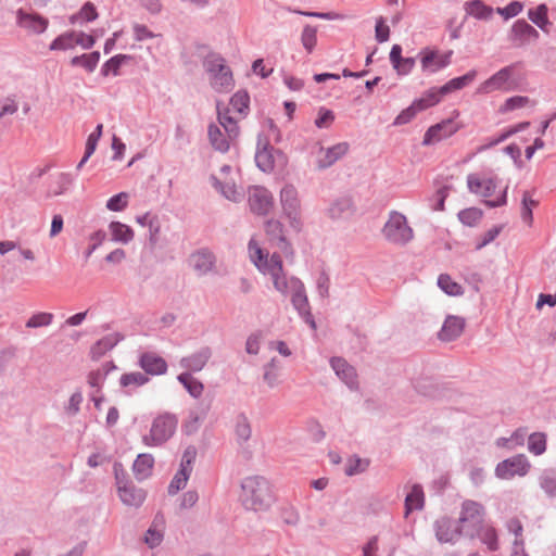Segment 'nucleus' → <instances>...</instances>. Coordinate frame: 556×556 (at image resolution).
<instances>
[{"mask_svg":"<svg viewBox=\"0 0 556 556\" xmlns=\"http://www.w3.org/2000/svg\"><path fill=\"white\" fill-rule=\"evenodd\" d=\"M239 501L248 510L265 511L275 502L274 485L263 477H248L241 482Z\"/></svg>","mask_w":556,"mask_h":556,"instance_id":"obj_1","label":"nucleus"},{"mask_svg":"<svg viewBox=\"0 0 556 556\" xmlns=\"http://www.w3.org/2000/svg\"><path fill=\"white\" fill-rule=\"evenodd\" d=\"M466 181L468 190L477 197L483 198L485 205L490 207H498L506 204L507 187L496 194V177L471 173L467 176Z\"/></svg>","mask_w":556,"mask_h":556,"instance_id":"obj_2","label":"nucleus"},{"mask_svg":"<svg viewBox=\"0 0 556 556\" xmlns=\"http://www.w3.org/2000/svg\"><path fill=\"white\" fill-rule=\"evenodd\" d=\"M486 511L484 506L476 501L466 500L460 505L457 522L464 538L476 539L477 531L485 521Z\"/></svg>","mask_w":556,"mask_h":556,"instance_id":"obj_3","label":"nucleus"},{"mask_svg":"<svg viewBox=\"0 0 556 556\" xmlns=\"http://www.w3.org/2000/svg\"><path fill=\"white\" fill-rule=\"evenodd\" d=\"M203 65L213 89L217 92H228L232 90L235 80L231 70L220 55L214 53L208 54Z\"/></svg>","mask_w":556,"mask_h":556,"instance_id":"obj_4","label":"nucleus"},{"mask_svg":"<svg viewBox=\"0 0 556 556\" xmlns=\"http://www.w3.org/2000/svg\"><path fill=\"white\" fill-rule=\"evenodd\" d=\"M178 419L175 415L164 413L156 416L150 427L149 433L142 437L146 446L156 447L167 442L175 433Z\"/></svg>","mask_w":556,"mask_h":556,"instance_id":"obj_5","label":"nucleus"},{"mask_svg":"<svg viewBox=\"0 0 556 556\" xmlns=\"http://www.w3.org/2000/svg\"><path fill=\"white\" fill-rule=\"evenodd\" d=\"M218 121L227 136H225L220 128L216 125H210L208 127V139L214 149L220 152H227L229 150L230 141L235 140L239 135V128L237 121L228 115V112L222 113L218 111Z\"/></svg>","mask_w":556,"mask_h":556,"instance_id":"obj_6","label":"nucleus"},{"mask_svg":"<svg viewBox=\"0 0 556 556\" xmlns=\"http://www.w3.org/2000/svg\"><path fill=\"white\" fill-rule=\"evenodd\" d=\"M382 235L388 241L404 245L413 240L414 230L404 214L392 211L382 228Z\"/></svg>","mask_w":556,"mask_h":556,"instance_id":"obj_7","label":"nucleus"},{"mask_svg":"<svg viewBox=\"0 0 556 556\" xmlns=\"http://www.w3.org/2000/svg\"><path fill=\"white\" fill-rule=\"evenodd\" d=\"M249 254L252 262L263 274H268L273 278L275 287L278 286V260L276 253H273L269 257V253L265 251L255 240H251L249 243Z\"/></svg>","mask_w":556,"mask_h":556,"instance_id":"obj_8","label":"nucleus"},{"mask_svg":"<svg viewBox=\"0 0 556 556\" xmlns=\"http://www.w3.org/2000/svg\"><path fill=\"white\" fill-rule=\"evenodd\" d=\"M286 292L290 295V300L295 309L303 316L305 321L315 329L316 325L309 312L308 300L303 283L296 278H291L286 282Z\"/></svg>","mask_w":556,"mask_h":556,"instance_id":"obj_9","label":"nucleus"},{"mask_svg":"<svg viewBox=\"0 0 556 556\" xmlns=\"http://www.w3.org/2000/svg\"><path fill=\"white\" fill-rule=\"evenodd\" d=\"M531 469V464L526 455L518 454L498 463L495 475L503 480H510L515 477H525Z\"/></svg>","mask_w":556,"mask_h":556,"instance_id":"obj_10","label":"nucleus"},{"mask_svg":"<svg viewBox=\"0 0 556 556\" xmlns=\"http://www.w3.org/2000/svg\"><path fill=\"white\" fill-rule=\"evenodd\" d=\"M514 74V66H506L489 79L483 81L477 88V92L480 94H488L494 91H509L513 89L511 77Z\"/></svg>","mask_w":556,"mask_h":556,"instance_id":"obj_11","label":"nucleus"},{"mask_svg":"<svg viewBox=\"0 0 556 556\" xmlns=\"http://www.w3.org/2000/svg\"><path fill=\"white\" fill-rule=\"evenodd\" d=\"M453 52H440L439 50L426 48L420 51V63L424 72L435 73L451 63Z\"/></svg>","mask_w":556,"mask_h":556,"instance_id":"obj_12","label":"nucleus"},{"mask_svg":"<svg viewBox=\"0 0 556 556\" xmlns=\"http://www.w3.org/2000/svg\"><path fill=\"white\" fill-rule=\"evenodd\" d=\"M460 127L453 119H444L428 128L425 132L422 144L433 146L444 139L450 138L458 131Z\"/></svg>","mask_w":556,"mask_h":556,"instance_id":"obj_13","label":"nucleus"},{"mask_svg":"<svg viewBox=\"0 0 556 556\" xmlns=\"http://www.w3.org/2000/svg\"><path fill=\"white\" fill-rule=\"evenodd\" d=\"M280 202L283 204V210L290 220V225L294 230L300 228V201L298 192L293 186H286L280 192Z\"/></svg>","mask_w":556,"mask_h":556,"instance_id":"obj_14","label":"nucleus"},{"mask_svg":"<svg viewBox=\"0 0 556 556\" xmlns=\"http://www.w3.org/2000/svg\"><path fill=\"white\" fill-rule=\"evenodd\" d=\"M249 205L253 213L266 215L274 208V199L265 188L253 187L249 190Z\"/></svg>","mask_w":556,"mask_h":556,"instance_id":"obj_15","label":"nucleus"},{"mask_svg":"<svg viewBox=\"0 0 556 556\" xmlns=\"http://www.w3.org/2000/svg\"><path fill=\"white\" fill-rule=\"evenodd\" d=\"M435 536L441 543H455L463 533L459 531L457 520L442 518L435 522Z\"/></svg>","mask_w":556,"mask_h":556,"instance_id":"obj_16","label":"nucleus"},{"mask_svg":"<svg viewBox=\"0 0 556 556\" xmlns=\"http://www.w3.org/2000/svg\"><path fill=\"white\" fill-rule=\"evenodd\" d=\"M255 162L257 167L265 173H270L275 169L276 159L274 150L266 139H260L257 142Z\"/></svg>","mask_w":556,"mask_h":556,"instance_id":"obj_17","label":"nucleus"},{"mask_svg":"<svg viewBox=\"0 0 556 556\" xmlns=\"http://www.w3.org/2000/svg\"><path fill=\"white\" fill-rule=\"evenodd\" d=\"M17 23L24 29L34 34H41L48 27V20L37 13H27L23 10L17 12Z\"/></svg>","mask_w":556,"mask_h":556,"instance_id":"obj_18","label":"nucleus"},{"mask_svg":"<svg viewBox=\"0 0 556 556\" xmlns=\"http://www.w3.org/2000/svg\"><path fill=\"white\" fill-rule=\"evenodd\" d=\"M140 367L150 375H163L167 370V364L163 357L153 353L147 352L140 356Z\"/></svg>","mask_w":556,"mask_h":556,"instance_id":"obj_19","label":"nucleus"},{"mask_svg":"<svg viewBox=\"0 0 556 556\" xmlns=\"http://www.w3.org/2000/svg\"><path fill=\"white\" fill-rule=\"evenodd\" d=\"M215 258L206 250L198 251L190 255L189 265L198 275H205L214 267Z\"/></svg>","mask_w":556,"mask_h":556,"instance_id":"obj_20","label":"nucleus"},{"mask_svg":"<svg viewBox=\"0 0 556 556\" xmlns=\"http://www.w3.org/2000/svg\"><path fill=\"white\" fill-rule=\"evenodd\" d=\"M465 328V320L458 316H448L441 331L439 332V338L442 341H452L458 338Z\"/></svg>","mask_w":556,"mask_h":556,"instance_id":"obj_21","label":"nucleus"},{"mask_svg":"<svg viewBox=\"0 0 556 556\" xmlns=\"http://www.w3.org/2000/svg\"><path fill=\"white\" fill-rule=\"evenodd\" d=\"M350 146L348 142H340L328 149H321V156L318 160L320 167H329L339 159L349 152Z\"/></svg>","mask_w":556,"mask_h":556,"instance_id":"obj_22","label":"nucleus"},{"mask_svg":"<svg viewBox=\"0 0 556 556\" xmlns=\"http://www.w3.org/2000/svg\"><path fill=\"white\" fill-rule=\"evenodd\" d=\"M476 539H479L485 544L490 551H496L498 548V534L491 522L484 521L482 523L479 531H477Z\"/></svg>","mask_w":556,"mask_h":556,"instance_id":"obj_23","label":"nucleus"},{"mask_svg":"<svg viewBox=\"0 0 556 556\" xmlns=\"http://www.w3.org/2000/svg\"><path fill=\"white\" fill-rule=\"evenodd\" d=\"M72 178L67 174H59L53 177L47 188V197L53 198L64 194L72 186Z\"/></svg>","mask_w":556,"mask_h":556,"instance_id":"obj_24","label":"nucleus"},{"mask_svg":"<svg viewBox=\"0 0 556 556\" xmlns=\"http://www.w3.org/2000/svg\"><path fill=\"white\" fill-rule=\"evenodd\" d=\"M211 357L207 349H203L190 356L184 357L180 362L181 366L191 371H200L206 365Z\"/></svg>","mask_w":556,"mask_h":556,"instance_id":"obj_25","label":"nucleus"},{"mask_svg":"<svg viewBox=\"0 0 556 556\" xmlns=\"http://www.w3.org/2000/svg\"><path fill=\"white\" fill-rule=\"evenodd\" d=\"M118 493L122 502L129 506H139L146 498L144 492L132 485H118Z\"/></svg>","mask_w":556,"mask_h":556,"instance_id":"obj_26","label":"nucleus"},{"mask_svg":"<svg viewBox=\"0 0 556 556\" xmlns=\"http://www.w3.org/2000/svg\"><path fill=\"white\" fill-rule=\"evenodd\" d=\"M511 31L514 39L519 40L520 42L536 40L539 37L538 30L523 20L517 21L514 24Z\"/></svg>","mask_w":556,"mask_h":556,"instance_id":"obj_27","label":"nucleus"},{"mask_svg":"<svg viewBox=\"0 0 556 556\" xmlns=\"http://www.w3.org/2000/svg\"><path fill=\"white\" fill-rule=\"evenodd\" d=\"M154 458L151 454H139L134 462V472L140 480L148 478L153 469Z\"/></svg>","mask_w":556,"mask_h":556,"instance_id":"obj_28","label":"nucleus"},{"mask_svg":"<svg viewBox=\"0 0 556 556\" xmlns=\"http://www.w3.org/2000/svg\"><path fill=\"white\" fill-rule=\"evenodd\" d=\"M425 494L420 485L414 484L405 498V515L424 507Z\"/></svg>","mask_w":556,"mask_h":556,"instance_id":"obj_29","label":"nucleus"},{"mask_svg":"<svg viewBox=\"0 0 556 556\" xmlns=\"http://www.w3.org/2000/svg\"><path fill=\"white\" fill-rule=\"evenodd\" d=\"M164 525L165 521L163 516H156L152 526L148 529L144 541L150 547H155L161 544L163 540Z\"/></svg>","mask_w":556,"mask_h":556,"instance_id":"obj_30","label":"nucleus"},{"mask_svg":"<svg viewBox=\"0 0 556 556\" xmlns=\"http://www.w3.org/2000/svg\"><path fill=\"white\" fill-rule=\"evenodd\" d=\"M443 97L444 93L441 92V87L430 88L429 90L424 92L420 98L414 100V103L419 109V111L422 112L429 108L437 105Z\"/></svg>","mask_w":556,"mask_h":556,"instance_id":"obj_31","label":"nucleus"},{"mask_svg":"<svg viewBox=\"0 0 556 556\" xmlns=\"http://www.w3.org/2000/svg\"><path fill=\"white\" fill-rule=\"evenodd\" d=\"M329 216L334 220L348 219L353 214V205L349 199H341L331 204Z\"/></svg>","mask_w":556,"mask_h":556,"instance_id":"obj_32","label":"nucleus"},{"mask_svg":"<svg viewBox=\"0 0 556 556\" xmlns=\"http://www.w3.org/2000/svg\"><path fill=\"white\" fill-rule=\"evenodd\" d=\"M476 77H477V71H475V70L469 71L467 74H465L460 77H456V78L448 80L445 85H443L441 87V92H443L445 96L450 92L460 90L464 87L470 85L476 79Z\"/></svg>","mask_w":556,"mask_h":556,"instance_id":"obj_33","label":"nucleus"},{"mask_svg":"<svg viewBox=\"0 0 556 556\" xmlns=\"http://www.w3.org/2000/svg\"><path fill=\"white\" fill-rule=\"evenodd\" d=\"M331 366L336 374L350 387L355 384L354 369L342 358H332Z\"/></svg>","mask_w":556,"mask_h":556,"instance_id":"obj_34","label":"nucleus"},{"mask_svg":"<svg viewBox=\"0 0 556 556\" xmlns=\"http://www.w3.org/2000/svg\"><path fill=\"white\" fill-rule=\"evenodd\" d=\"M528 105H534V101L528 97L515 96L506 99L504 103L498 108V112L501 114H506L515 110L523 109Z\"/></svg>","mask_w":556,"mask_h":556,"instance_id":"obj_35","label":"nucleus"},{"mask_svg":"<svg viewBox=\"0 0 556 556\" xmlns=\"http://www.w3.org/2000/svg\"><path fill=\"white\" fill-rule=\"evenodd\" d=\"M530 126V123L529 122H522V123H519L517 125H514V126H510L508 127L507 129H505L504 131H502L497 138L493 139L490 143L488 144H484V146H481L478 151L481 152L485 149H489L493 146H496L503 141H505L506 139H508L509 137L525 130L526 128H528Z\"/></svg>","mask_w":556,"mask_h":556,"instance_id":"obj_36","label":"nucleus"},{"mask_svg":"<svg viewBox=\"0 0 556 556\" xmlns=\"http://www.w3.org/2000/svg\"><path fill=\"white\" fill-rule=\"evenodd\" d=\"M527 431L523 428L517 429L509 438H500L496 440V446L514 450L518 446H522Z\"/></svg>","mask_w":556,"mask_h":556,"instance_id":"obj_37","label":"nucleus"},{"mask_svg":"<svg viewBox=\"0 0 556 556\" xmlns=\"http://www.w3.org/2000/svg\"><path fill=\"white\" fill-rule=\"evenodd\" d=\"M97 17H98V12H97L96 7L92 3L87 2L79 10V12H77L76 14H73L70 17V23L71 24H83V23L92 22Z\"/></svg>","mask_w":556,"mask_h":556,"instance_id":"obj_38","label":"nucleus"},{"mask_svg":"<svg viewBox=\"0 0 556 556\" xmlns=\"http://www.w3.org/2000/svg\"><path fill=\"white\" fill-rule=\"evenodd\" d=\"M539 201L532 197V193L525 191L521 201V218L522 220L531 226L533 222L532 210L536 207Z\"/></svg>","mask_w":556,"mask_h":556,"instance_id":"obj_39","label":"nucleus"},{"mask_svg":"<svg viewBox=\"0 0 556 556\" xmlns=\"http://www.w3.org/2000/svg\"><path fill=\"white\" fill-rule=\"evenodd\" d=\"M466 11L469 15L481 20L490 18L493 13L492 8L488 7L480 0L468 2L466 4Z\"/></svg>","mask_w":556,"mask_h":556,"instance_id":"obj_40","label":"nucleus"},{"mask_svg":"<svg viewBox=\"0 0 556 556\" xmlns=\"http://www.w3.org/2000/svg\"><path fill=\"white\" fill-rule=\"evenodd\" d=\"M483 212L478 207H467L458 213L459 222L468 227L477 226L482 219Z\"/></svg>","mask_w":556,"mask_h":556,"instance_id":"obj_41","label":"nucleus"},{"mask_svg":"<svg viewBox=\"0 0 556 556\" xmlns=\"http://www.w3.org/2000/svg\"><path fill=\"white\" fill-rule=\"evenodd\" d=\"M75 48V30H70L58 36L50 45V50H71Z\"/></svg>","mask_w":556,"mask_h":556,"instance_id":"obj_42","label":"nucleus"},{"mask_svg":"<svg viewBox=\"0 0 556 556\" xmlns=\"http://www.w3.org/2000/svg\"><path fill=\"white\" fill-rule=\"evenodd\" d=\"M178 380L180 383L184 384V387L187 389V391L192 395L193 397H199L203 392V384L193 378L190 374L184 372L178 376Z\"/></svg>","mask_w":556,"mask_h":556,"instance_id":"obj_43","label":"nucleus"},{"mask_svg":"<svg viewBox=\"0 0 556 556\" xmlns=\"http://www.w3.org/2000/svg\"><path fill=\"white\" fill-rule=\"evenodd\" d=\"M99 60L100 53L96 51L88 54L74 56L71 60V64L74 66L80 65L85 67L88 72H92L97 67Z\"/></svg>","mask_w":556,"mask_h":556,"instance_id":"obj_44","label":"nucleus"},{"mask_svg":"<svg viewBox=\"0 0 556 556\" xmlns=\"http://www.w3.org/2000/svg\"><path fill=\"white\" fill-rule=\"evenodd\" d=\"M112 238L116 241L128 242L134 237L131 228L125 224L113 222L110 225Z\"/></svg>","mask_w":556,"mask_h":556,"instance_id":"obj_45","label":"nucleus"},{"mask_svg":"<svg viewBox=\"0 0 556 556\" xmlns=\"http://www.w3.org/2000/svg\"><path fill=\"white\" fill-rule=\"evenodd\" d=\"M250 97L247 91H238L230 99V108L233 112L245 114L249 110Z\"/></svg>","mask_w":556,"mask_h":556,"instance_id":"obj_46","label":"nucleus"},{"mask_svg":"<svg viewBox=\"0 0 556 556\" xmlns=\"http://www.w3.org/2000/svg\"><path fill=\"white\" fill-rule=\"evenodd\" d=\"M528 450L534 455H541L546 450V435L542 432H534L529 435Z\"/></svg>","mask_w":556,"mask_h":556,"instance_id":"obj_47","label":"nucleus"},{"mask_svg":"<svg viewBox=\"0 0 556 556\" xmlns=\"http://www.w3.org/2000/svg\"><path fill=\"white\" fill-rule=\"evenodd\" d=\"M528 16L542 30L547 31V25L549 22L547 18V8L545 4H540L536 9L529 10Z\"/></svg>","mask_w":556,"mask_h":556,"instance_id":"obj_48","label":"nucleus"},{"mask_svg":"<svg viewBox=\"0 0 556 556\" xmlns=\"http://www.w3.org/2000/svg\"><path fill=\"white\" fill-rule=\"evenodd\" d=\"M438 285L442 291L452 296H457L463 293V288L459 283L454 281L448 275H440Z\"/></svg>","mask_w":556,"mask_h":556,"instance_id":"obj_49","label":"nucleus"},{"mask_svg":"<svg viewBox=\"0 0 556 556\" xmlns=\"http://www.w3.org/2000/svg\"><path fill=\"white\" fill-rule=\"evenodd\" d=\"M301 41L305 50L311 53L317 43V29L309 25L305 26L301 35Z\"/></svg>","mask_w":556,"mask_h":556,"instance_id":"obj_50","label":"nucleus"},{"mask_svg":"<svg viewBox=\"0 0 556 556\" xmlns=\"http://www.w3.org/2000/svg\"><path fill=\"white\" fill-rule=\"evenodd\" d=\"M190 473H191L190 470H187V469L180 467V469L178 470V472L175 475L172 482L169 483L168 492L170 494H175L179 490L184 489L189 479Z\"/></svg>","mask_w":556,"mask_h":556,"instance_id":"obj_51","label":"nucleus"},{"mask_svg":"<svg viewBox=\"0 0 556 556\" xmlns=\"http://www.w3.org/2000/svg\"><path fill=\"white\" fill-rule=\"evenodd\" d=\"M53 320V315L47 312H39L29 317L26 321L27 328H39L49 326Z\"/></svg>","mask_w":556,"mask_h":556,"instance_id":"obj_52","label":"nucleus"},{"mask_svg":"<svg viewBox=\"0 0 556 556\" xmlns=\"http://www.w3.org/2000/svg\"><path fill=\"white\" fill-rule=\"evenodd\" d=\"M129 194L127 192H121L113 195L106 202V208L112 212H122L128 205Z\"/></svg>","mask_w":556,"mask_h":556,"instance_id":"obj_53","label":"nucleus"},{"mask_svg":"<svg viewBox=\"0 0 556 556\" xmlns=\"http://www.w3.org/2000/svg\"><path fill=\"white\" fill-rule=\"evenodd\" d=\"M110 370L109 364H103L101 367H99L96 370H92L88 375V383L92 388H101L103 384L105 377Z\"/></svg>","mask_w":556,"mask_h":556,"instance_id":"obj_54","label":"nucleus"},{"mask_svg":"<svg viewBox=\"0 0 556 556\" xmlns=\"http://www.w3.org/2000/svg\"><path fill=\"white\" fill-rule=\"evenodd\" d=\"M419 109L413 102L408 108L404 109L394 119L395 126L408 124L419 113Z\"/></svg>","mask_w":556,"mask_h":556,"instance_id":"obj_55","label":"nucleus"},{"mask_svg":"<svg viewBox=\"0 0 556 556\" xmlns=\"http://www.w3.org/2000/svg\"><path fill=\"white\" fill-rule=\"evenodd\" d=\"M149 381V378L142 372L136 371L130 374H125L121 378V383L124 387L128 386H143Z\"/></svg>","mask_w":556,"mask_h":556,"instance_id":"obj_56","label":"nucleus"},{"mask_svg":"<svg viewBox=\"0 0 556 556\" xmlns=\"http://www.w3.org/2000/svg\"><path fill=\"white\" fill-rule=\"evenodd\" d=\"M235 433L239 441L245 442L251 437V427L247 418L240 417L237 420Z\"/></svg>","mask_w":556,"mask_h":556,"instance_id":"obj_57","label":"nucleus"},{"mask_svg":"<svg viewBox=\"0 0 556 556\" xmlns=\"http://www.w3.org/2000/svg\"><path fill=\"white\" fill-rule=\"evenodd\" d=\"M214 186L220 190V192L229 200L237 201L240 198V192L237 190L233 184L226 182L223 185L216 178H214Z\"/></svg>","mask_w":556,"mask_h":556,"instance_id":"obj_58","label":"nucleus"},{"mask_svg":"<svg viewBox=\"0 0 556 556\" xmlns=\"http://www.w3.org/2000/svg\"><path fill=\"white\" fill-rule=\"evenodd\" d=\"M369 462L361 458H352L349 460L345 472L348 476H353L363 472L368 467Z\"/></svg>","mask_w":556,"mask_h":556,"instance_id":"obj_59","label":"nucleus"},{"mask_svg":"<svg viewBox=\"0 0 556 556\" xmlns=\"http://www.w3.org/2000/svg\"><path fill=\"white\" fill-rule=\"evenodd\" d=\"M334 121V114L328 109H320L315 125L318 128H328Z\"/></svg>","mask_w":556,"mask_h":556,"instance_id":"obj_60","label":"nucleus"},{"mask_svg":"<svg viewBox=\"0 0 556 556\" xmlns=\"http://www.w3.org/2000/svg\"><path fill=\"white\" fill-rule=\"evenodd\" d=\"M112 344L109 340L103 339L98 341L90 350V356L93 361L99 359L102 355H104L110 349Z\"/></svg>","mask_w":556,"mask_h":556,"instance_id":"obj_61","label":"nucleus"},{"mask_svg":"<svg viewBox=\"0 0 556 556\" xmlns=\"http://www.w3.org/2000/svg\"><path fill=\"white\" fill-rule=\"evenodd\" d=\"M17 109V101L14 97H8L3 99L0 106V118L14 114Z\"/></svg>","mask_w":556,"mask_h":556,"instance_id":"obj_62","label":"nucleus"},{"mask_svg":"<svg viewBox=\"0 0 556 556\" xmlns=\"http://www.w3.org/2000/svg\"><path fill=\"white\" fill-rule=\"evenodd\" d=\"M96 43V37L84 31H75V47L79 46L83 49H90Z\"/></svg>","mask_w":556,"mask_h":556,"instance_id":"obj_63","label":"nucleus"},{"mask_svg":"<svg viewBox=\"0 0 556 556\" xmlns=\"http://www.w3.org/2000/svg\"><path fill=\"white\" fill-rule=\"evenodd\" d=\"M542 488L551 495H556V475L545 472L541 479Z\"/></svg>","mask_w":556,"mask_h":556,"instance_id":"obj_64","label":"nucleus"}]
</instances>
